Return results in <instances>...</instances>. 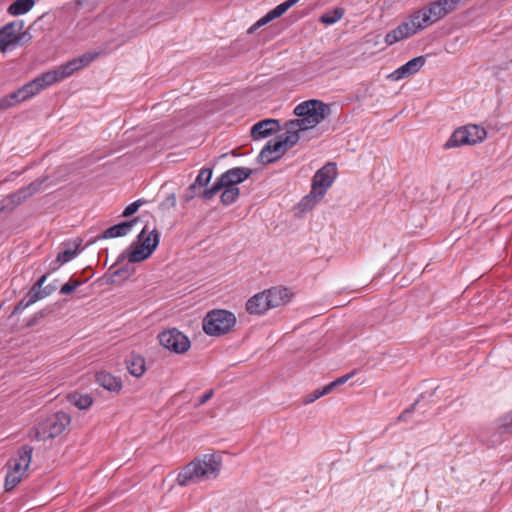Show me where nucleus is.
Here are the masks:
<instances>
[{"label":"nucleus","instance_id":"nucleus-1","mask_svg":"<svg viewBox=\"0 0 512 512\" xmlns=\"http://www.w3.org/2000/svg\"><path fill=\"white\" fill-rule=\"evenodd\" d=\"M445 16V11L441 8L438 1L432 2L427 8L415 11L405 21L390 30L385 35L384 42L388 46L394 45L414 36Z\"/></svg>","mask_w":512,"mask_h":512},{"label":"nucleus","instance_id":"nucleus-2","mask_svg":"<svg viewBox=\"0 0 512 512\" xmlns=\"http://www.w3.org/2000/svg\"><path fill=\"white\" fill-rule=\"evenodd\" d=\"M222 469V458L217 454H204L185 465L177 475L179 486L195 485L216 479Z\"/></svg>","mask_w":512,"mask_h":512},{"label":"nucleus","instance_id":"nucleus-3","mask_svg":"<svg viewBox=\"0 0 512 512\" xmlns=\"http://www.w3.org/2000/svg\"><path fill=\"white\" fill-rule=\"evenodd\" d=\"M294 114L298 118L291 120L292 128L301 127L306 131L326 119L330 114V107L320 100L310 99L298 104L294 108Z\"/></svg>","mask_w":512,"mask_h":512},{"label":"nucleus","instance_id":"nucleus-4","mask_svg":"<svg viewBox=\"0 0 512 512\" xmlns=\"http://www.w3.org/2000/svg\"><path fill=\"white\" fill-rule=\"evenodd\" d=\"M160 235L156 228L148 231L144 226L137 237V241L133 242L117 259L121 262L128 259L131 263H138L146 260L151 256L159 244Z\"/></svg>","mask_w":512,"mask_h":512},{"label":"nucleus","instance_id":"nucleus-5","mask_svg":"<svg viewBox=\"0 0 512 512\" xmlns=\"http://www.w3.org/2000/svg\"><path fill=\"white\" fill-rule=\"evenodd\" d=\"M337 174L334 163H328L320 168L312 179V189L299 203L303 211L311 210L325 195L331 187Z\"/></svg>","mask_w":512,"mask_h":512},{"label":"nucleus","instance_id":"nucleus-6","mask_svg":"<svg viewBox=\"0 0 512 512\" xmlns=\"http://www.w3.org/2000/svg\"><path fill=\"white\" fill-rule=\"evenodd\" d=\"M33 449L30 446H22L7 463V475L5 489L12 490L22 480L32 459Z\"/></svg>","mask_w":512,"mask_h":512},{"label":"nucleus","instance_id":"nucleus-7","mask_svg":"<svg viewBox=\"0 0 512 512\" xmlns=\"http://www.w3.org/2000/svg\"><path fill=\"white\" fill-rule=\"evenodd\" d=\"M487 137L485 128L476 124H468L454 130L449 139L443 145L445 150L461 146H474L482 143Z\"/></svg>","mask_w":512,"mask_h":512},{"label":"nucleus","instance_id":"nucleus-8","mask_svg":"<svg viewBox=\"0 0 512 512\" xmlns=\"http://www.w3.org/2000/svg\"><path fill=\"white\" fill-rule=\"evenodd\" d=\"M71 418L64 412H57L38 423L31 431V437L45 441L60 435L70 424Z\"/></svg>","mask_w":512,"mask_h":512},{"label":"nucleus","instance_id":"nucleus-9","mask_svg":"<svg viewBox=\"0 0 512 512\" xmlns=\"http://www.w3.org/2000/svg\"><path fill=\"white\" fill-rule=\"evenodd\" d=\"M236 324L235 315L228 310H213L203 320V329L210 336L228 333Z\"/></svg>","mask_w":512,"mask_h":512},{"label":"nucleus","instance_id":"nucleus-10","mask_svg":"<svg viewBox=\"0 0 512 512\" xmlns=\"http://www.w3.org/2000/svg\"><path fill=\"white\" fill-rule=\"evenodd\" d=\"M158 339L164 348L177 354L185 353L191 346L189 338L176 328L162 331Z\"/></svg>","mask_w":512,"mask_h":512},{"label":"nucleus","instance_id":"nucleus-11","mask_svg":"<svg viewBox=\"0 0 512 512\" xmlns=\"http://www.w3.org/2000/svg\"><path fill=\"white\" fill-rule=\"evenodd\" d=\"M23 29L22 21H13L0 28V50L5 51L20 41L19 33Z\"/></svg>","mask_w":512,"mask_h":512},{"label":"nucleus","instance_id":"nucleus-12","mask_svg":"<svg viewBox=\"0 0 512 512\" xmlns=\"http://www.w3.org/2000/svg\"><path fill=\"white\" fill-rule=\"evenodd\" d=\"M99 56L98 52H86L83 55L74 58L62 65L58 68L60 73L64 79L70 77L74 72L88 66L91 62H93Z\"/></svg>","mask_w":512,"mask_h":512},{"label":"nucleus","instance_id":"nucleus-13","mask_svg":"<svg viewBox=\"0 0 512 512\" xmlns=\"http://www.w3.org/2000/svg\"><path fill=\"white\" fill-rule=\"evenodd\" d=\"M426 63V57L425 56H418L411 60H409L404 65L397 68L395 71H393L391 74L388 75V79L391 81H399L404 78H408L417 72L420 71V69L425 65Z\"/></svg>","mask_w":512,"mask_h":512},{"label":"nucleus","instance_id":"nucleus-14","mask_svg":"<svg viewBox=\"0 0 512 512\" xmlns=\"http://www.w3.org/2000/svg\"><path fill=\"white\" fill-rule=\"evenodd\" d=\"M285 151V147H283L282 143L278 139L270 140L260 151L258 161L262 164H270L278 160Z\"/></svg>","mask_w":512,"mask_h":512},{"label":"nucleus","instance_id":"nucleus-15","mask_svg":"<svg viewBox=\"0 0 512 512\" xmlns=\"http://www.w3.org/2000/svg\"><path fill=\"white\" fill-rule=\"evenodd\" d=\"M212 178V169L211 168H202L199 171L195 181L188 187L185 195L183 196L184 201L189 202L194 197L199 196L197 193L198 189L204 188L210 182Z\"/></svg>","mask_w":512,"mask_h":512},{"label":"nucleus","instance_id":"nucleus-16","mask_svg":"<svg viewBox=\"0 0 512 512\" xmlns=\"http://www.w3.org/2000/svg\"><path fill=\"white\" fill-rule=\"evenodd\" d=\"M252 173L253 170L250 168L234 167L224 172L220 177L226 186L236 187L237 184L248 179Z\"/></svg>","mask_w":512,"mask_h":512},{"label":"nucleus","instance_id":"nucleus-17","mask_svg":"<svg viewBox=\"0 0 512 512\" xmlns=\"http://www.w3.org/2000/svg\"><path fill=\"white\" fill-rule=\"evenodd\" d=\"M279 122L275 119H264L251 128V136L254 139H262L279 130Z\"/></svg>","mask_w":512,"mask_h":512},{"label":"nucleus","instance_id":"nucleus-18","mask_svg":"<svg viewBox=\"0 0 512 512\" xmlns=\"http://www.w3.org/2000/svg\"><path fill=\"white\" fill-rule=\"evenodd\" d=\"M270 309L285 305L290 300V293L287 288L273 287L265 290Z\"/></svg>","mask_w":512,"mask_h":512},{"label":"nucleus","instance_id":"nucleus-19","mask_svg":"<svg viewBox=\"0 0 512 512\" xmlns=\"http://www.w3.org/2000/svg\"><path fill=\"white\" fill-rule=\"evenodd\" d=\"M139 223L138 218H134L132 220L124 221L119 224L113 225L106 229L102 236H100L101 239H109V238H116V237H122L127 234H129L132 231V228Z\"/></svg>","mask_w":512,"mask_h":512},{"label":"nucleus","instance_id":"nucleus-20","mask_svg":"<svg viewBox=\"0 0 512 512\" xmlns=\"http://www.w3.org/2000/svg\"><path fill=\"white\" fill-rule=\"evenodd\" d=\"M269 309L270 307L264 291L252 296L246 303V310L250 314L261 315Z\"/></svg>","mask_w":512,"mask_h":512},{"label":"nucleus","instance_id":"nucleus-21","mask_svg":"<svg viewBox=\"0 0 512 512\" xmlns=\"http://www.w3.org/2000/svg\"><path fill=\"white\" fill-rule=\"evenodd\" d=\"M286 132L279 136L278 140L282 143L285 149L294 146L300 139L299 133L305 131L301 127L292 128L291 120L285 123Z\"/></svg>","mask_w":512,"mask_h":512},{"label":"nucleus","instance_id":"nucleus-22","mask_svg":"<svg viewBox=\"0 0 512 512\" xmlns=\"http://www.w3.org/2000/svg\"><path fill=\"white\" fill-rule=\"evenodd\" d=\"M96 381L101 387L108 391L118 392L122 388L120 379L104 371L96 374Z\"/></svg>","mask_w":512,"mask_h":512},{"label":"nucleus","instance_id":"nucleus-23","mask_svg":"<svg viewBox=\"0 0 512 512\" xmlns=\"http://www.w3.org/2000/svg\"><path fill=\"white\" fill-rule=\"evenodd\" d=\"M35 79L41 90H44L47 87L64 80L58 67L41 74Z\"/></svg>","mask_w":512,"mask_h":512},{"label":"nucleus","instance_id":"nucleus-24","mask_svg":"<svg viewBox=\"0 0 512 512\" xmlns=\"http://www.w3.org/2000/svg\"><path fill=\"white\" fill-rule=\"evenodd\" d=\"M127 369L131 375L141 377L146 371L145 359L136 354H131L127 360Z\"/></svg>","mask_w":512,"mask_h":512},{"label":"nucleus","instance_id":"nucleus-25","mask_svg":"<svg viewBox=\"0 0 512 512\" xmlns=\"http://www.w3.org/2000/svg\"><path fill=\"white\" fill-rule=\"evenodd\" d=\"M35 4L34 0H16L7 9L12 16H19L29 12Z\"/></svg>","mask_w":512,"mask_h":512},{"label":"nucleus","instance_id":"nucleus-26","mask_svg":"<svg viewBox=\"0 0 512 512\" xmlns=\"http://www.w3.org/2000/svg\"><path fill=\"white\" fill-rule=\"evenodd\" d=\"M300 0H286L283 3L277 5L274 9L270 10L264 15V21H273L276 18L282 16L288 9L297 4Z\"/></svg>","mask_w":512,"mask_h":512},{"label":"nucleus","instance_id":"nucleus-27","mask_svg":"<svg viewBox=\"0 0 512 512\" xmlns=\"http://www.w3.org/2000/svg\"><path fill=\"white\" fill-rule=\"evenodd\" d=\"M69 402L80 410H86L93 404V398L89 394L72 393L68 396Z\"/></svg>","mask_w":512,"mask_h":512},{"label":"nucleus","instance_id":"nucleus-28","mask_svg":"<svg viewBox=\"0 0 512 512\" xmlns=\"http://www.w3.org/2000/svg\"><path fill=\"white\" fill-rule=\"evenodd\" d=\"M19 91L21 93L22 99L26 101L39 94L42 90L40 89L36 79H33L29 83L19 88Z\"/></svg>","mask_w":512,"mask_h":512},{"label":"nucleus","instance_id":"nucleus-29","mask_svg":"<svg viewBox=\"0 0 512 512\" xmlns=\"http://www.w3.org/2000/svg\"><path fill=\"white\" fill-rule=\"evenodd\" d=\"M43 183V180H37L32 182L26 187H23L20 189L13 197H17L18 201L25 199L34 193L38 192L41 188V185Z\"/></svg>","mask_w":512,"mask_h":512},{"label":"nucleus","instance_id":"nucleus-30","mask_svg":"<svg viewBox=\"0 0 512 512\" xmlns=\"http://www.w3.org/2000/svg\"><path fill=\"white\" fill-rule=\"evenodd\" d=\"M240 191L238 187H228L226 186L225 189L222 191L220 200L222 204L224 205H231L234 203L237 198L239 197Z\"/></svg>","mask_w":512,"mask_h":512},{"label":"nucleus","instance_id":"nucleus-31","mask_svg":"<svg viewBox=\"0 0 512 512\" xmlns=\"http://www.w3.org/2000/svg\"><path fill=\"white\" fill-rule=\"evenodd\" d=\"M226 185L221 181V177L217 178L216 181L212 184V186L208 189L202 191L199 195L203 197L205 200L212 199L218 192L224 190Z\"/></svg>","mask_w":512,"mask_h":512},{"label":"nucleus","instance_id":"nucleus-32","mask_svg":"<svg viewBox=\"0 0 512 512\" xmlns=\"http://www.w3.org/2000/svg\"><path fill=\"white\" fill-rule=\"evenodd\" d=\"M226 185L221 181V177L217 178L216 181L212 184V186L208 189L202 191L199 195L203 197L205 200L212 199L218 192L224 190Z\"/></svg>","mask_w":512,"mask_h":512},{"label":"nucleus","instance_id":"nucleus-33","mask_svg":"<svg viewBox=\"0 0 512 512\" xmlns=\"http://www.w3.org/2000/svg\"><path fill=\"white\" fill-rule=\"evenodd\" d=\"M226 185L221 181V177L217 178L216 181L212 184V186L208 189L202 191L199 195L203 197L205 200L212 199L218 192L224 190Z\"/></svg>","mask_w":512,"mask_h":512},{"label":"nucleus","instance_id":"nucleus-34","mask_svg":"<svg viewBox=\"0 0 512 512\" xmlns=\"http://www.w3.org/2000/svg\"><path fill=\"white\" fill-rule=\"evenodd\" d=\"M351 377L352 372L335 379L334 381L324 386V391H326L327 394L338 391L342 385H344L348 380L351 379Z\"/></svg>","mask_w":512,"mask_h":512},{"label":"nucleus","instance_id":"nucleus-35","mask_svg":"<svg viewBox=\"0 0 512 512\" xmlns=\"http://www.w3.org/2000/svg\"><path fill=\"white\" fill-rule=\"evenodd\" d=\"M343 13L344 12L341 8H336L332 11L324 13L321 16L320 21L326 25H332L342 18Z\"/></svg>","mask_w":512,"mask_h":512},{"label":"nucleus","instance_id":"nucleus-36","mask_svg":"<svg viewBox=\"0 0 512 512\" xmlns=\"http://www.w3.org/2000/svg\"><path fill=\"white\" fill-rule=\"evenodd\" d=\"M47 296H48V291H43L40 287H38L35 284L31 287L29 292L26 294V298H28L29 300H32L33 304Z\"/></svg>","mask_w":512,"mask_h":512},{"label":"nucleus","instance_id":"nucleus-37","mask_svg":"<svg viewBox=\"0 0 512 512\" xmlns=\"http://www.w3.org/2000/svg\"><path fill=\"white\" fill-rule=\"evenodd\" d=\"M498 429L501 432H507L512 429V410L499 418Z\"/></svg>","mask_w":512,"mask_h":512},{"label":"nucleus","instance_id":"nucleus-38","mask_svg":"<svg viewBox=\"0 0 512 512\" xmlns=\"http://www.w3.org/2000/svg\"><path fill=\"white\" fill-rule=\"evenodd\" d=\"M77 255V247L65 249L58 253L57 261L61 264L71 261Z\"/></svg>","mask_w":512,"mask_h":512},{"label":"nucleus","instance_id":"nucleus-39","mask_svg":"<svg viewBox=\"0 0 512 512\" xmlns=\"http://www.w3.org/2000/svg\"><path fill=\"white\" fill-rule=\"evenodd\" d=\"M325 395H327V393H326V391H324V386L322 388H317L314 391H312L311 393H309L308 395H306V397L303 400V403L306 405L311 404L314 401H316L317 399H319Z\"/></svg>","mask_w":512,"mask_h":512},{"label":"nucleus","instance_id":"nucleus-40","mask_svg":"<svg viewBox=\"0 0 512 512\" xmlns=\"http://www.w3.org/2000/svg\"><path fill=\"white\" fill-rule=\"evenodd\" d=\"M81 281L80 280H77V279H70L67 283H65L61 289H60V293L63 294V295H67V294H70L72 293L74 290H76L80 285H81Z\"/></svg>","mask_w":512,"mask_h":512},{"label":"nucleus","instance_id":"nucleus-41","mask_svg":"<svg viewBox=\"0 0 512 512\" xmlns=\"http://www.w3.org/2000/svg\"><path fill=\"white\" fill-rule=\"evenodd\" d=\"M461 1L462 0H438V3L440 4L441 8H443L445 14L447 15L454 11Z\"/></svg>","mask_w":512,"mask_h":512},{"label":"nucleus","instance_id":"nucleus-42","mask_svg":"<svg viewBox=\"0 0 512 512\" xmlns=\"http://www.w3.org/2000/svg\"><path fill=\"white\" fill-rule=\"evenodd\" d=\"M144 201L142 199H139L137 201H134L133 203L129 204L125 210L123 211L124 217H129L137 212V210L143 205Z\"/></svg>","mask_w":512,"mask_h":512},{"label":"nucleus","instance_id":"nucleus-43","mask_svg":"<svg viewBox=\"0 0 512 512\" xmlns=\"http://www.w3.org/2000/svg\"><path fill=\"white\" fill-rule=\"evenodd\" d=\"M32 300H29L26 298V296L14 307L12 311V315H19L21 314L26 308L31 306Z\"/></svg>","mask_w":512,"mask_h":512},{"label":"nucleus","instance_id":"nucleus-44","mask_svg":"<svg viewBox=\"0 0 512 512\" xmlns=\"http://www.w3.org/2000/svg\"><path fill=\"white\" fill-rule=\"evenodd\" d=\"M176 203H177V199H176V195L174 193L168 195L160 204L161 208L162 209H171V208H174L176 206Z\"/></svg>","mask_w":512,"mask_h":512},{"label":"nucleus","instance_id":"nucleus-45","mask_svg":"<svg viewBox=\"0 0 512 512\" xmlns=\"http://www.w3.org/2000/svg\"><path fill=\"white\" fill-rule=\"evenodd\" d=\"M7 96L10 99V102L12 103L13 106H15L16 104L21 103V102L24 101L22 99V96H21V93H20L19 89L14 91V92H12V93H10V94H8Z\"/></svg>","mask_w":512,"mask_h":512},{"label":"nucleus","instance_id":"nucleus-46","mask_svg":"<svg viewBox=\"0 0 512 512\" xmlns=\"http://www.w3.org/2000/svg\"><path fill=\"white\" fill-rule=\"evenodd\" d=\"M213 394H214V391L212 389L206 391L198 400V402L196 403V407H199L203 404H205L206 402H208L212 397H213Z\"/></svg>","mask_w":512,"mask_h":512},{"label":"nucleus","instance_id":"nucleus-47","mask_svg":"<svg viewBox=\"0 0 512 512\" xmlns=\"http://www.w3.org/2000/svg\"><path fill=\"white\" fill-rule=\"evenodd\" d=\"M264 16L261 17L257 22H255L249 29H248V33H253L256 29L268 24L270 21H264Z\"/></svg>","mask_w":512,"mask_h":512},{"label":"nucleus","instance_id":"nucleus-48","mask_svg":"<svg viewBox=\"0 0 512 512\" xmlns=\"http://www.w3.org/2000/svg\"><path fill=\"white\" fill-rule=\"evenodd\" d=\"M13 107L12 103L10 102V99L8 96H4L0 99V110H6Z\"/></svg>","mask_w":512,"mask_h":512},{"label":"nucleus","instance_id":"nucleus-49","mask_svg":"<svg viewBox=\"0 0 512 512\" xmlns=\"http://www.w3.org/2000/svg\"><path fill=\"white\" fill-rule=\"evenodd\" d=\"M226 499H227V496L222 495V494H217V495H215V496L213 497V499H212V500H213V502H215V503H218V504H219V506H217L216 508H221V507H222V508H224V506H222V505H221V502H225V501H226Z\"/></svg>","mask_w":512,"mask_h":512},{"label":"nucleus","instance_id":"nucleus-50","mask_svg":"<svg viewBox=\"0 0 512 512\" xmlns=\"http://www.w3.org/2000/svg\"><path fill=\"white\" fill-rule=\"evenodd\" d=\"M114 275L115 276H129L130 275L129 268L118 269L114 272Z\"/></svg>","mask_w":512,"mask_h":512},{"label":"nucleus","instance_id":"nucleus-51","mask_svg":"<svg viewBox=\"0 0 512 512\" xmlns=\"http://www.w3.org/2000/svg\"><path fill=\"white\" fill-rule=\"evenodd\" d=\"M47 280V274L41 276L38 281L35 283V285H37L38 287H40L42 289V286L44 285V283L46 282Z\"/></svg>","mask_w":512,"mask_h":512},{"label":"nucleus","instance_id":"nucleus-52","mask_svg":"<svg viewBox=\"0 0 512 512\" xmlns=\"http://www.w3.org/2000/svg\"><path fill=\"white\" fill-rule=\"evenodd\" d=\"M43 291H48V295H50L54 290H55V287H53L52 285H47L44 289H42Z\"/></svg>","mask_w":512,"mask_h":512},{"label":"nucleus","instance_id":"nucleus-53","mask_svg":"<svg viewBox=\"0 0 512 512\" xmlns=\"http://www.w3.org/2000/svg\"><path fill=\"white\" fill-rule=\"evenodd\" d=\"M406 412L402 413L400 416H399V419H402L404 417Z\"/></svg>","mask_w":512,"mask_h":512}]
</instances>
